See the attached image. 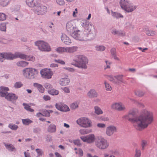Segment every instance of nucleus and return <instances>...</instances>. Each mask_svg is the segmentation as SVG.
Instances as JSON below:
<instances>
[{
    "mask_svg": "<svg viewBox=\"0 0 157 157\" xmlns=\"http://www.w3.org/2000/svg\"><path fill=\"white\" fill-rule=\"evenodd\" d=\"M41 131V129L39 127H37L33 129V132L37 133H40Z\"/></svg>",
    "mask_w": 157,
    "mask_h": 157,
    "instance_id": "obj_58",
    "label": "nucleus"
},
{
    "mask_svg": "<svg viewBox=\"0 0 157 157\" xmlns=\"http://www.w3.org/2000/svg\"><path fill=\"white\" fill-rule=\"evenodd\" d=\"M23 85V84L21 82H17L15 83L13 87L16 88L17 89L21 87Z\"/></svg>",
    "mask_w": 157,
    "mask_h": 157,
    "instance_id": "obj_48",
    "label": "nucleus"
},
{
    "mask_svg": "<svg viewBox=\"0 0 157 157\" xmlns=\"http://www.w3.org/2000/svg\"><path fill=\"white\" fill-rule=\"evenodd\" d=\"M81 139L84 142L89 144L94 142L95 140V136L93 134H90L86 136H82Z\"/></svg>",
    "mask_w": 157,
    "mask_h": 157,
    "instance_id": "obj_13",
    "label": "nucleus"
},
{
    "mask_svg": "<svg viewBox=\"0 0 157 157\" xmlns=\"http://www.w3.org/2000/svg\"><path fill=\"white\" fill-rule=\"evenodd\" d=\"M57 3L60 5H63L65 3L63 0H56Z\"/></svg>",
    "mask_w": 157,
    "mask_h": 157,
    "instance_id": "obj_62",
    "label": "nucleus"
},
{
    "mask_svg": "<svg viewBox=\"0 0 157 157\" xmlns=\"http://www.w3.org/2000/svg\"><path fill=\"white\" fill-rule=\"evenodd\" d=\"M78 107V104L77 103H72L71 105V108L72 109H75Z\"/></svg>",
    "mask_w": 157,
    "mask_h": 157,
    "instance_id": "obj_60",
    "label": "nucleus"
},
{
    "mask_svg": "<svg viewBox=\"0 0 157 157\" xmlns=\"http://www.w3.org/2000/svg\"><path fill=\"white\" fill-rule=\"evenodd\" d=\"M15 59L18 57L22 59H25L26 57H27V55L21 54L20 53L16 52L15 53Z\"/></svg>",
    "mask_w": 157,
    "mask_h": 157,
    "instance_id": "obj_29",
    "label": "nucleus"
},
{
    "mask_svg": "<svg viewBox=\"0 0 157 157\" xmlns=\"http://www.w3.org/2000/svg\"><path fill=\"white\" fill-rule=\"evenodd\" d=\"M112 13V15L116 18H118L119 17L123 18V16L120 13H118L116 12L113 13V12L111 11Z\"/></svg>",
    "mask_w": 157,
    "mask_h": 157,
    "instance_id": "obj_49",
    "label": "nucleus"
},
{
    "mask_svg": "<svg viewBox=\"0 0 157 157\" xmlns=\"http://www.w3.org/2000/svg\"><path fill=\"white\" fill-rule=\"evenodd\" d=\"M76 122L78 125L83 127L87 128L91 126L90 121L86 118H80L77 120Z\"/></svg>",
    "mask_w": 157,
    "mask_h": 157,
    "instance_id": "obj_9",
    "label": "nucleus"
},
{
    "mask_svg": "<svg viewBox=\"0 0 157 157\" xmlns=\"http://www.w3.org/2000/svg\"><path fill=\"white\" fill-rule=\"evenodd\" d=\"M81 25L86 30H87V41L94 39L96 35V32L94 25L88 21L82 22Z\"/></svg>",
    "mask_w": 157,
    "mask_h": 157,
    "instance_id": "obj_3",
    "label": "nucleus"
},
{
    "mask_svg": "<svg viewBox=\"0 0 157 157\" xmlns=\"http://www.w3.org/2000/svg\"><path fill=\"white\" fill-rule=\"evenodd\" d=\"M61 38L62 42L65 44L69 45L71 42V39L65 34H62Z\"/></svg>",
    "mask_w": 157,
    "mask_h": 157,
    "instance_id": "obj_17",
    "label": "nucleus"
},
{
    "mask_svg": "<svg viewBox=\"0 0 157 157\" xmlns=\"http://www.w3.org/2000/svg\"><path fill=\"white\" fill-rule=\"evenodd\" d=\"M22 121L23 124L25 125H29L30 124L33 122L32 121L28 118L22 119Z\"/></svg>",
    "mask_w": 157,
    "mask_h": 157,
    "instance_id": "obj_39",
    "label": "nucleus"
},
{
    "mask_svg": "<svg viewBox=\"0 0 157 157\" xmlns=\"http://www.w3.org/2000/svg\"><path fill=\"white\" fill-rule=\"evenodd\" d=\"M77 48L76 47L73 46L66 48V52L69 53H73L76 51Z\"/></svg>",
    "mask_w": 157,
    "mask_h": 157,
    "instance_id": "obj_31",
    "label": "nucleus"
},
{
    "mask_svg": "<svg viewBox=\"0 0 157 157\" xmlns=\"http://www.w3.org/2000/svg\"><path fill=\"white\" fill-rule=\"evenodd\" d=\"M62 105L63 104L60 103H56L55 105V106L57 109L61 111Z\"/></svg>",
    "mask_w": 157,
    "mask_h": 157,
    "instance_id": "obj_55",
    "label": "nucleus"
},
{
    "mask_svg": "<svg viewBox=\"0 0 157 157\" xmlns=\"http://www.w3.org/2000/svg\"><path fill=\"white\" fill-rule=\"evenodd\" d=\"M107 78L110 81L112 82L113 83L117 85H119L120 84V82H116V81L115 80L112 75H110L107 76Z\"/></svg>",
    "mask_w": 157,
    "mask_h": 157,
    "instance_id": "obj_38",
    "label": "nucleus"
},
{
    "mask_svg": "<svg viewBox=\"0 0 157 157\" xmlns=\"http://www.w3.org/2000/svg\"><path fill=\"white\" fill-rule=\"evenodd\" d=\"M28 64V63L23 61H21L17 63V65L21 67H25Z\"/></svg>",
    "mask_w": 157,
    "mask_h": 157,
    "instance_id": "obj_30",
    "label": "nucleus"
},
{
    "mask_svg": "<svg viewBox=\"0 0 157 157\" xmlns=\"http://www.w3.org/2000/svg\"><path fill=\"white\" fill-rule=\"evenodd\" d=\"M9 90V89L7 87H5L4 86H1L0 87V92L1 93L6 94L8 93V92H7V91Z\"/></svg>",
    "mask_w": 157,
    "mask_h": 157,
    "instance_id": "obj_41",
    "label": "nucleus"
},
{
    "mask_svg": "<svg viewBox=\"0 0 157 157\" xmlns=\"http://www.w3.org/2000/svg\"><path fill=\"white\" fill-rule=\"evenodd\" d=\"M23 105L24 106V109L27 111L31 112H33L34 111V110L31 108V107L26 103H23Z\"/></svg>",
    "mask_w": 157,
    "mask_h": 157,
    "instance_id": "obj_40",
    "label": "nucleus"
},
{
    "mask_svg": "<svg viewBox=\"0 0 157 157\" xmlns=\"http://www.w3.org/2000/svg\"><path fill=\"white\" fill-rule=\"evenodd\" d=\"M6 23H2L0 24V30L2 31H6Z\"/></svg>",
    "mask_w": 157,
    "mask_h": 157,
    "instance_id": "obj_44",
    "label": "nucleus"
},
{
    "mask_svg": "<svg viewBox=\"0 0 157 157\" xmlns=\"http://www.w3.org/2000/svg\"><path fill=\"white\" fill-rule=\"evenodd\" d=\"M137 6L134 5L130 2L125 10V11L128 13L134 11L136 8Z\"/></svg>",
    "mask_w": 157,
    "mask_h": 157,
    "instance_id": "obj_19",
    "label": "nucleus"
},
{
    "mask_svg": "<svg viewBox=\"0 0 157 157\" xmlns=\"http://www.w3.org/2000/svg\"><path fill=\"white\" fill-rule=\"evenodd\" d=\"M70 82V80L68 78H61L59 81L60 84L62 86H65L68 85Z\"/></svg>",
    "mask_w": 157,
    "mask_h": 157,
    "instance_id": "obj_21",
    "label": "nucleus"
},
{
    "mask_svg": "<svg viewBox=\"0 0 157 157\" xmlns=\"http://www.w3.org/2000/svg\"><path fill=\"white\" fill-rule=\"evenodd\" d=\"M112 57L115 60L119 61L120 59L117 56L116 49L114 48H112L110 50Z\"/></svg>",
    "mask_w": 157,
    "mask_h": 157,
    "instance_id": "obj_27",
    "label": "nucleus"
},
{
    "mask_svg": "<svg viewBox=\"0 0 157 157\" xmlns=\"http://www.w3.org/2000/svg\"><path fill=\"white\" fill-rule=\"evenodd\" d=\"M9 128L11 129L14 130H16L18 128V127L17 125L15 124H13L12 123L10 124L8 126Z\"/></svg>",
    "mask_w": 157,
    "mask_h": 157,
    "instance_id": "obj_42",
    "label": "nucleus"
},
{
    "mask_svg": "<svg viewBox=\"0 0 157 157\" xmlns=\"http://www.w3.org/2000/svg\"><path fill=\"white\" fill-rule=\"evenodd\" d=\"M6 18V16L4 13H0V21H3Z\"/></svg>",
    "mask_w": 157,
    "mask_h": 157,
    "instance_id": "obj_56",
    "label": "nucleus"
},
{
    "mask_svg": "<svg viewBox=\"0 0 157 157\" xmlns=\"http://www.w3.org/2000/svg\"><path fill=\"white\" fill-rule=\"evenodd\" d=\"M4 144L6 148L9 151H13L15 149L13 145L11 144H6L4 143Z\"/></svg>",
    "mask_w": 157,
    "mask_h": 157,
    "instance_id": "obj_25",
    "label": "nucleus"
},
{
    "mask_svg": "<svg viewBox=\"0 0 157 157\" xmlns=\"http://www.w3.org/2000/svg\"><path fill=\"white\" fill-rule=\"evenodd\" d=\"M35 45L38 46V48L41 51L49 52L51 51V48L49 44L44 41L39 40L35 42Z\"/></svg>",
    "mask_w": 157,
    "mask_h": 157,
    "instance_id": "obj_5",
    "label": "nucleus"
},
{
    "mask_svg": "<svg viewBox=\"0 0 157 157\" xmlns=\"http://www.w3.org/2000/svg\"><path fill=\"white\" fill-rule=\"evenodd\" d=\"M40 115H42L46 117H49L50 116V112L48 111L47 110L45 109L43 111L42 113H39L36 114V116H37L40 117Z\"/></svg>",
    "mask_w": 157,
    "mask_h": 157,
    "instance_id": "obj_24",
    "label": "nucleus"
},
{
    "mask_svg": "<svg viewBox=\"0 0 157 157\" xmlns=\"http://www.w3.org/2000/svg\"><path fill=\"white\" fill-rule=\"evenodd\" d=\"M25 60L28 61H33L34 60V58L33 56H27L26 57Z\"/></svg>",
    "mask_w": 157,
    "mask_h": 157,
    "instance_id": "obj_63",
    "label": "nucleus"
},
{
    "mask_svg": "<svg viewBox=\"0 0 157 157\" xmlns=\"http://www.w3.org/2000/svg\"><path fill=\"white\" fill-rule=\"evenodd\" d=\"M123 75L115 76H114V78H115L117 80V81H116V82H120V84L121 83H124V82L123 79Z\"/></svg>",
    "mask_w": 157,
    "mask_h": 157,
    "instance_id": "obj_33",
    "label": "nucleus"
},
{
    "mask_svg": "<svg viewBox=\"0 0 157 157\" xmlns=\"http://www.w3.org/2000/svg\"><path fill=\"white\" fill-rule=\"evenodd\" d=\"M135 157H140L141 154L140 150L136 148L135 150Z\"/></svg>",
    "mask_w": 157,
    "mask_h": 157,
    "instance_id": "obj_53",
    "label": "nucleus"
},
{
    "mask_svg": "<svg viewBox=\"0 0 157 157\" xmlns=\"http://www.w3.org/2000/svg\"><path fill=\"white\" fill-rule=\"evenodd\" d=\"M136 95L139 96L141 97L144 95V93L141 90H137L135 92Z\"/></svg>",
    "mask_w": 157,
    "mask_h": 157,
    "instance_id": "obj_51",
    "label": "nucleus"
},
{
    "mask_svg": "<svg viewBox=\"0 0 157 157\" xmlns=\"http://www.w3.org/2000/svg\"><path fill=\"white\" fill-rule=\"evenodd\" d=\"M82 41H87V31L84 30L83 32L82 33Z\"/></svg>",
    "mask_w": 157,
    "mask_h": 157,
    "instance_id": "obj_37",
    "label": "nucleus"
},
{
    "mask_svg": "<svg viewBox=\"0 0 157 157\" xmlns=\"http://www.w3.org/2000/svg\"><path fill=\"white\" fill-rule=\"evenodd\" d=\"M40 0H26L27 5L31 7H36L39 5Z\"/></svg>",
    "mask_w": 157,
    "mask_h": 157,
    "instance_id": "obj_15",
    "label": "nucleus"
},
{
    "mask_svg": "<svg viewBox=\"0 0 157 157\" xmlns=\"http://www.w3.org/2000/svg\"><path fill=\"white\" fill-rule=\"evenodd\" d=\"M11 1V0H0V5L3 6H6Z\"/></svg>",
    "mask_w": 157,
    "mask_h": 157,
    "instance_id": "obj_36",
    "label": "nucleus"
},
{
    "mask_svg": "<svg viewBox=\"0 0 157 157\" xmlns=\"http://www.w3.org/2000/svg\"><path fill=\"white\" fill-rule=\"evenodd\" d=\"M15 59V53L10 52L0 53V62H2L5 59L10 60Z\"/></svg>",
    "mask_w": 157,
    "mask_h": 157,
    "instance_id": "obj_7",
    "label": "nucleus"
},
{
    "mask_svg": "<svg viewBox=\"0 0 157 157\" xmlns=\"http://www.w3.org/2000/svg\"><path fill=\"white\" fill-rule=\"evenodd\" d=\"M33 86L37 88L40 92L43 93L44 92V89L41 85L37 83H34Z\"/></svg>",
    "mask_w": 157,
    "mask_h": 157,
    "instance_id": "obj_23",
    "label": "nucleus"
},
{
    "mask_svg": "<svg viewBox=\"0 0 157 157\" xmlns=\"http://www.w3.org/2000/svg\"><path fill=\"white\" fill-rule=\"evenodd\" d=\"M56 51L59 53H62L65 52H66V48L64 47H59L57 48Z\"/></svg>",
    "mask_w": 157,
    "mask_h": 157,
    "instance_id": "obj_45",
    "label": "nucleus"
},
{
    "mask_svg": "<svg viewBox=\"0 0 157 157\" xmlns=\"http://www.w3.org/2000/svg\"><path fill=\"white\" fill-rule=\"evenodd\" d=\"M88 60L86 56L79 55L76 56L73 59L71 64L79 68L86 69V64L88 63Z\"/></svg>",
    "mask_w": 157,
    "mask_h": 157,
    "instance_id": "obj_2",
    "label": "nucleus"
},
{
    "mask_svg": "<svg viewBox=\"0 0 157 157\" xmlns=\"http://www.w3.org/2000/svg\"><path fill=\"white\" fill-rule=\"evenodd\" d=\"M130 2L129 0H121L120 4L121 8L125 10Z\"/></svg>",
    "mask_w": 157,
    "mask_h": 157,
    "instance_id": "obj_18",
    "label": "nucleus"
},
{
    "mask_svg": "<svg viewBox=\"0 0 157 157\" xmlns=\"http://www.w3.org/2000/svg\"><path fill=\"white\" fill-rule=\"evenodd\" d=\"M83 32L78 29L72 37L76 40L82 41V39L81 38H82V35L81 34Z\"/></svg>",
    "mask_w": 157,
    "mask_h": 157,
    "instance_id": "obj_20",
    "label": "nucleus"
},
{
    "mask_svg": "<svg viewBox=\"0 0 157 157\" xmlns=\"http://www.w3.org/2000/svg\"><path fill=\"white\" fill-rule=\"evenodd\" d=\"M136 112V109L131 110L123 118L132 123L136 129L140 131L147 127L151 123L153 120V115L151 112L144 109L141 111L140 115L137 116Z\"/></svg>",
    "mask_w": 157,
    "mask_h": 157,
    "instance_id": "obj_1",
    "label": "nucleus"
},
{
    "mask_svg": "<svg viewBox=\"0 0 157 157\" xmlns=\"http://www.w3.org/2000/svg\"><path fill=\"white\" fill-rule=\"evenodd\" d=\"M56 126L53 124H50L48 128V132L51 133L55 132L56 131Z\"/></svg>",
    "mask_w": 157,
    "mask_h": 157,
    "instance_id": "obj_26",
    "label": "nucleus"
},
{
    "mask_svg": "<svg viewBox=\"0 0 157 157\" xmlns=\"http://www.w3.org/2000/svg\"><path fill=\"white\" fill-rule=\"evenodd\" d=\"M40 74L43 78L47 79L51 78L53 74L52 72L50 69L47 68L41 70Z\"/></svg>",
    "mask_w": 157,
    "mask_h": 157,
    "instance_id": "obj_10",
    "label": "nucleus"
},
{
    "mask_svg": "<svg viewBox=\"0 0 157 157\" xmlns=\"http://www.w3.org/2000/svg\"><path fill=\"white\" fill-rule=\"evenodd\" d=\"M111 33L112 34L114 35H118L119 36H124L125 34L121 30H117L116 29H114L111 31Z\"/></svg>",
    "mask_w": 157,
    "mask_h": 157,
    "instance_id": "obj_28",
    "label": "nucleus"
},
{
    "mask_svg": "<svg viewBox=\"0 0 157 157\" xmlns=\"http://www.w3.org/2000/svg\"><path fill=\"white\" fill-rule=\"evenodd\" d=\"M117 131L116 127L113 125H111L107 127L106 130V133L109 136L113 135Z\"/></svg>",
    "mask_w": 157,
    "mask_h": 157,
    "instance_id": "obj_16",
    "label": "nucleus"
},
{
    "mask_svg": "<svg viewBox=\"0 0 157 157\" xmlns=\"http://www.w3.org/2000/svg\"><path fill=\"white\" fill-rule=\"evenodd\" d=\"M47 9L46 6L40 5L39 3L34 9L35 13L38 15H42L46 12Z\"/></svg>",
    "mask_w": 157,
    "mask_h": 157,
    "instance_id": "obj_11",
    "label": "nucleus"
},
{
    "mask_svg": "<svg viewBox=\"0 0 157 157\" xmlns=\"http://www.w3.org/2000/svg\"><path fill=\"white\" fill-rule=\"evenodd\" d=\"M113 109H114L119 111H122L125 109L124 105L121 103H116L113 104L111 106Z\"/></svg>",
    "mask_w": 157,
    "mask_h": 157,
    "instance_id": "obj_14",
    "label": "nucleus"
},
{
    "mask_svg": "<svg viewBox=\"0 0 157 157\" xmlns=\"http://www.w3.org/2000/svg\"><path fill=\"white\" fill-rule=\"evenodd\" d=\"M24 76L29 79H33L36 77L38 74L37 70L31 68H26L23 71Z\"/></svg>",
    "mask_w": 157,
    "mask_h": 157,
    "instance_id": "obj_4",
    "label": "nucleus"
},
{
    "mask_svg": "<svg viewBox=\"0 0 157 157\" xmlns=\"http://www.w3.org/2000/svg\"><path fill=\"white\" fill-rule=\"evenodd\" d=\"M91 132V131L90 129L86 128L81 129L79 131L80 133L82 135L88 134L90 132Z\"/></svg>",
    "mask_w": 157,
    "mask_h": 157,
    "instance_id": "obj_35",
    "label": "nucleus"
},
{
    "mask_svg": "<svg viewBox=\"0 0 157 157\" xmlns=\"http://www.w3.org/2000/svg\"><path fill=\"white\" fill-rule=\"evenodd\" d=\"M147 141L145 140H143L142 141L141 146L142 148V150H144V147H145V146L147 144Z\"/></svg>",
    "mask_w": 157,
    "mask_h": 157,
    "instance_id": "obj_61",
    "label": "nucleus"
},
{
    "mask_svg": "<svg viewBox=\"0 0 157 157\" xmlns=\"http://www.w3.org/2000/svg\"><path fill=\"white\" fill-rule=\"evenodd\" d=\"M20 6L19 5H17L15 6L12 8V12L16 13H17L19 12L20 10Z\"/></svg>",
    "mask_w": 157,
    "mask_h": 157,
    "instance_id": "obj_34",
    "label": "nucleus"
},
{
    "mask_svg": "<svg viewBox=\"0 0 157 157\" xmlns=\"http://www.w3.org/2000/svg\"><path fill=\"white\" fill-rule=\"evenodd\" d=\"M70 109L66 105L63 104L61 107V111L67 112L69 111Z\"/></svg>",
    "mask_w": 157,
    "mask_h": 157,
    "instance_id": "obj_47",
    "label": "nucleus"
},
{
    "mask_svg": "<svg viewBox=\"0 0 157 157\" xmlns=\"http://www.w3.org/2000/svg\"><path fill=\"white\" fill-rule=\"evenodd\" d=\"M48 92L49 94L52 95H57L59 93V91L58 90L54 89L48 90Z\"/></svg>",
    "mask_w": 157,
    "mask_h": 157,
    "instance_id": "obj_32",
    "label": "nucleus"
},
{
    "mask_svg": "<svg viewBox=\"0 0 157 157\" xmlns=\"http://www.w3.org/2000/svg\"><path fill=\"white\" fill-rule=\"evenodd\" d=\"M44 86L45 88L48 90L51 89L52 88V86L48 83H45L44 85Z\"/></svg>",
    "mask_w": 157,
    "mask_h": 157,
    "instance_id": "obj_57",
    "label": "nucleus"
},
{
    "mask_svg": "<svg viewBox=\"0 0 157 157\" xmlns=\"http://www.w3.org/2000/svg\"><path fill=\"white\" fill-rule=\"evenodd\" d=\"M105 47L102 45H100L96 47V50L100 51H103L105 49Z\"/></svg>",
    "mask_w": 157,
    "mask_h": 157,
    "instance_id": "obj_50",
    "label": "nucleus"
},
{
    "mask_svg": "<svg viewBox=\"0 0 157 157\" xmlns=\"http://www.w3.org/2000/svg\"><path fill=\"white\" fill-rule=\"evenodd\" d=\"M105 87L106 89V90L107 91H110L111 90L112 88L110 85L106 82V81L104 82Z\"/></svg>",
    "mask_w": 157,
    "mask_h": 157,
    "instance_id": "obj_52",
    "label": "nucleus"
},
{
    "mask_svg": "<svg viewBox=\"0 0 157 157\" xmlns=\"http://www.w3.org/2000/svg\"><path fill=\"white\" fill-rule=\"evenodd\" d=\"M52 137L50 135H47L46 137V141L48 142H50L52 140Z\"/></svg>",
    "mask_w": 157,
    "mask_h": 157,
    "instance_id": "obj_64",
    "label": "nucleus"
},
{
    "mask_svg": "<svg viewBox=\"0 0 157 157\" xmlns=\"http://www.w3.org/2000/svg\"><path fill=\"white\" fill-rule=\"evenodd\" d=\"M73 143L75 145L80 146L81 145V144L80 143V140L79 139L73 140Z\"/></svg>",
    "mask_w": 157,
    "mask_h": 157,
    "instance_id": "obj_54",
    "label": "nucleus"
},
{
    "mask_svg": "<svg viewBox=\"0 0 157 157\" xmlns=\"http://www.w3.org/2000/svg\"><path fill=\"white\" fill-rule=\"evenodd\" d=\"M36 152L38 154V156H40V155H42V154L43 153V152L42 150L41 149H40L38 148L36 149Z\"/></svg>",
    "mask_w": 157,
    "mask_h": 157,
    "instance_id": "obj_59",
    "label": "nucleus"
},
{
    "mask_svg": "<svg viewBox=\"0 0 157 157\" xmlns=\"http://www.w3.org/2000/svg\"><path fill=\"white\" fill-rule=\"evenodd\" d=\"M88 96L90 98H93L97 97L98 96L97 93L94 89L90 90L88 93Z\"/></svg>",
    "mask_w": 157,
    "mask_h": 157,
    "instance_id": "obj_22",
    "label": "nucleus"
},
{
    "mask_svg": "<svg viewBox=\"0 0 157 157\" xmlns=\"http://www.w3.org/2000/svg\"><path fill=\"white\" fill-rule=\"evenodd\" d=\"M95 112L98 115L102 113L103 112L100 108L98 106H95L94 107Z\"/></svg>",
    "mask_w": 157,
    "mask_h": 157,
    "instance_id": "obj_46",
    "label": "nucleus"
},
{
    "mask_svg": "<svg viewBox=\"0 0 157 157\" xmlns=\"http://www.w3.org/2000/svg\"><path fill=\"white\" fill-rule=\"evenodd\" d=\"M156 32L155 31L151 30H148L146 32V33L148 36H153L155 35Z\"/></svg>",
    "mask_w": 157,
    "mask_h": 157,
    "instance_id": "obj_43",
    "label": "nucleus"
},
{
    "mask_svg": "<svg viewBox=\"0 0 157 157\" xmlns=\"http://www.w3.org/2000/svg\"><path fill=\"white\" fill-rule=\"evenodd\" d=\"M96 145L100 149H104L109 146L107 141L103 138H99L95 142Z\"/></svg>",
    "mask_w": 157,
    "mask_h": 157,
    "instance_id": "obj_8",
    "label": "nucleus"
},
{
    "mask_svg": "<svg viewBox=\"0 0 157 157\" xmlns=\"http://www.w3.org/2000/svg\"><path fill=\"white\" fill-rule=\"evenodd\" d=\"M0 96L2 97H5V98L9 101H13L16 100L18 97L13 93H4L0 92Z\"/></svg>",
    "mask_w": 157,
    "mask_h": 157,
    "instance_id": "obj_12",
    "label": "nucleus"
},
{
    "mask_svg": "<svg viewBox=\"0 0 157 157\" xmlns=\"http://www.w3.org/2000/svg\"><path fill=\"white\" fill-rule=\"evenodd\" d=\"M67 31L69 35L73 37L78 30L76 25L71 21L68 22L66 24Z\"/></svg>",
    "mask_w": 157,
    "mask_h": 157,
    "instance_id": "obj_6",
    "label": "nucleus"
}]
</instances>
